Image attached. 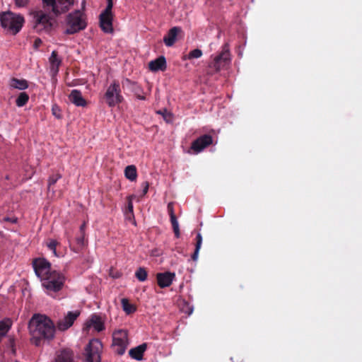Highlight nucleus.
<instances>
[{
	"label": "nucleus",
	"mask_w": 362,
	"mask_h": 362,
	"mask_svg": "<svg viewBox=\"0 0 362 362\" xmlns=\"http://www.w3.org/2000/svg\"><path fill=\"white\" fill-rule=\"evenodd\" d=\"M33 266L47 294L53 296L63 288L66 281L65 276L59 272L52 270L49 261L45 258L35 259Z\"/></svg>",
	"instance_id": "1"
},
{
	"label": "nucleus",
	"mask_w": 362,
	"mask_h": 362,
	"mask_svg": "<svg viewBox=\"0 0 362 362\" xmlns=\"http://www.w3.org/2000/svg\"><path fill=\"white\" fill-rule=\"evenodd\" d=\"M28 328L31 336L30 341L37 346L43 340L54 338L56 327L53 322L46 315L35 314L29 321Z\"/></svg>",
	"instance_id": "2"
},
{
	"label": "nucleus",
	"mask_w": 362,
	"mask_h": 362,
	"mask_svg": "<svg viewBox=\"0 0 362 362\" xmlns=\"http://www.w3.org/2000/svg\"><path fill=\"white\" fill-rule=\"evenodd\" d=\"M30 15L33 17L32 27L36 33H49L53 29L55 21L49 14L46 13L44 11L38 10L32 11Z\"/></svg>",
	"instance_id": "3"
},
{
	"label": "nucleus",
	"mask_w": 362,
	"mask_h": 362,
	"mask_svg": "<svg viewBox=\"0 0 362 362\" xmlns=\"http://www.w3.org/2000/svg\"><path fill=\"white\" fill-rule=\"evenodd\" d=\"M24 18L11 11L1 12L0 13L1 25L13 35L20 32L24 23Z\"/></svg>",
	"instance_id": "4"
},
{
	"label": "nucleus",
	"mask_w": 362,
	"mask_h": 362,
	"mask_svg": "<svg viewBox=\"0 0 362 362\" xmlns=\"http://www.w3.org/2000/svg\"><path fill=\"white\" fill-rule=\"evenodd\" d=\"M67 28L65 34L73 35L84 30L87 26L85 15L80 11L76 10L70 13L66 18Z\"/></svg>",
	"instance_id": "5"
},
{
	"label": "nucleus",
	"mask_w": 362,
	"mask_h": 362,
	"mask_svg": "<svg viewBox=\"0 0 362 362\" xmlns=\"http://www.w3.org/2000/svg\"><path fill=\"white\" fill-rule=\"evenodd\" d=\"M43 8L54 17L67 12L74 0H42Z\"/></svg>",
	"instance_id": "6"
},
{
	"label": "nucleus",
	"mask_w": 362,
	"mask_h": 362,
	"mask_svg": "<svg viewBox=\"0 0 362 362\" xmlns=\"http://www.w3.org/2000/svg\"><path fill=\"white\" fill-rule=\"evenodd\" d=\"M103 347V344L98 339L90 340L84 350V362H100Z\"/></svg>",
	"instance_id": "7"
},
{
	"label": "nucleus",
	"mask_w": 362,
	"mask_h": 362,
	"mask_svg": "<svg viewBox=\"0 0 362 362\" xmlns=\"http://www.w3.org/2000/svg\"><path fill=\"white\" fill-rule=\"evenodd\" d=\"M103 98L110 107H115L123 101L124 98L122 95L120 86L117 81H114L108 86Z\"/></svg>",
	"instance_id": "8"
},
{
	"label": "nucleus",
	"mask_w": 362,
	"mask_h": 362,
	"mask_svg": "<svg viewBox=\"0 0 362 362\" xmlns=\"http://www.w3.org/2000/svg\"><path fill=\"white\" fill-rule=\"evenodd\" d=\"M129 344L127 331L124 329L116 330L112 334V346L119 355H123Z\"/></svg>",
	"instance_id": "9"
},
{
	"label": "nucleus",
	"mask_w": 362,
	"mask_h": 362,
	"mask_svg": "<svg viewBox=\"0 0 362 362\" xmlns=\"http://www.w3.org/2000/svg\"><path fill=\"white\" fill-rule=\"evenodd\" d=\"M230 52L228 44L223 46L222 52L216 56L214 60L209 64V67L214 69V71L218 72L223 67L230 62Z\"/></svg>",
	"instance_id": "10"
},
{
	"label": "nucleus",
	"mask_w": 362,
	"mask_h": 362,
	"mask_svg": "<svg viewBox=\"0 0 362 362\" xmlns=\"http://www.w3.org/2000/svg\"><path fill=\"white\" fill-rule=\"evenodd\" d=\"M213 144V138L209 134H204L198 137L191 144V149L195 153H199L205 148Z\"/></svg>",
	"instance_id": "11"
},
{
	"label": "nucleus",
	"mask_w": 362,
	"mask_h": 362,
	"mask_svg": "<svg viewBox=\"0 0 362 362\" xmlns=\"http://www.w3.org/2000/svg\"><path fill=\"white\" fill-rule=\"evenodd\" d=\"M113 15L112 11L106 12L104 10L100 15V25L102 30L106 33L113 32L112 27Z\"/></svg>",
	"instance_id": "12"
},
{
	"label": "nucleus",
	"mask_w": 362,
	"mask_h": 362,
	"mask_svg": "<svg viewBox=\"0 0 362 362\" xmlns=\"http://www.w3.org/2000/svg\"><path fill=\"white\" fill-rule=\"evenodd\" d=\"M78 311H69L67 315L57 322V328L61 331H65L72 326L74 321L79 316Z\"/></svg>",
	"instance_id": "13"
},
{
	"label": "nucleus",
	"mask_w": 362,
	"mask_h": 362,
	"mask_svg": "<svg viewBox=\"0 0 362 362\" xmlns=\"http://www.w3.org/2000/svg\"><path fill=\"white\" fill-rule=\"evenodd\" d=\"M78 311H69L67 315L57 322V328L61 331H65L72 326L74 321L79 316Z\"/></svg>",
	"instance_id": "14"
},
{
	"label": "nucleus",
	"mask_w": 362,
	"mask_h": 362,
	"mask_svg": "<svg viewBox=\"0 0 362 362\" xmlns=\"http://www.w3.org/2000/svg\"><path fill=\"white\" fill-rule=\"evenodd\" d=\"M175 278V274L170 272H160L156 274L158 285L161 288L170 286Z\"/></svg>",
	"instance_id": "15"
},
{
	"label": "nucleus",
	"mask_w": 362,
	"mask_h": 362,
	"mask_svg": "<svg viewBox=\"0 0 362 362\" xmlns=\"http://www.w3.org/2000/svg\"><path fill=\"white\" fill-rule=\"evenodd\" d=\"M54 362H76L74 351L70 349H62L56 352Z\"/></svg>",
	"instance_id": "16"
},
{
	"label": "nucleus",
	"mask_w": 362,
	"mask_h": 362,
	"mask_svg": "<svg viewBox=\"0 0 362 362\" xmlns=\"http://www.w3.org/2000/svg\"><path fill=\"white\" fill-rule=\"evenodd\" d=\"M93 327L97 332H101L105 329L104 322L100 316L92 315L90 319L86 322L84 330L88 331L89 328Z\"/></svg>",
	"instance_id": "17"
},
{
	"label": "nucleus",
	"mask_w": 362,
	"mask_h": 362,
	"mask_svg": "<svg viewBox=\"0 0 362 362\" xmlns=\"http://www.w3.org/2000/svg\"><path fill=\"white\" fill-rule=\"evenodd\" d=\"M182 32L180 27H173L169 30L163 37V42L167 47H172L177 40V35Z\"/></svg>",
	"instance_id": "18"
},
{
	"label": "nucleus",
	"mask_w": 362,
	"mask_h": 362,
	"mask_svg": "<svg viewBox=\"0 0 362 362\" xmlns=\"http://www.w3.org/2000/svg\"><path fill=\"white\" fill-rule=\"evenodd\" d=\"M69 100L78 107H85L87 105L86 100L83 98L80 90H72L69 95Z\"/></svg>",
	"instance_id": "19"
},
{
	"label": "nucleus",
	"mask_w": 362,
	"mask_h": 362,
	"mask_svg": "<svg viewBox=\"0 0 362 362\" xmlns=\"http://www.w3.org/2000/svg\"><path fill=\"white\" fill-rule=\"evenodd\" d=\"M148 68L152 71H165L166 69V60L165 57L160 56L155 60L151 61Z\"/></svg>",
	"instance_id": "20"
},
{
	"label": "nucleus",
	"mask_w": 362,
	"mask_h": 362,
	"mask_svg": "<svg viewBox=\"0 0 362 362\" xmlns=\"http://www.w3.org/2000/svg\"><path fill=\"white\" fill-rule=\"evenodd\" d=\"M147 349V344L144 343L139 346L132 348L129 350V356L137 361H140L143 358L144 353Z\"/></svg>",
	"instance_id": "21"
},
{
	"label": "nucleus",
	"mask_w": 362,
	"mask_h": 362,
	"mask_svg": "<svg viewBox=\"0 0 362 362\" xmlns=\"http://www.w3.org/2000/svg\"><path fill=\"white\" fill-rule=\"evenodd\" d=\"M9 85L11 88L19 90H25L28 87V83L26 80L18 79L16 78H13L11 79Z\"/></svg>",
	"instance_id": "22"
},
{
	"label": "nucleus",
	"mask_w": 362,
	"mask_h": 362,
	"mask_svg": "<svg viewBox=\"0 0 362 362\" xmlns=\"http://www.w3.org/2000/svg\"><path fill=\"white\" fill-rule=\"evenodd\" d=\"M126 82L132 85V90L138 99L142 100H146V97L144 95V90L139 85L136 83L132 82L129 79H126Z\"/></svg>",
	"instance_id": "23"
},
{
	"label": "nucleus",
	"mask_w": 362,
	"mask_h": 362,
	"mask_svg": "<svg viewBox=\"0 0 362 362\" xmlns=\"http://www.w3.org/2000/svg\"><path fill=\"white\" fill-rule=\"evenodd\" d=\"M124 175L130 181H135L137 177L136 166L134 165L127 166L124 170Z\"/></svg>",
	"instance_id": "24"
},
{
	"label": "nucleus",
	"mask_w": 362,
	"mask_h": 362,
	"mask_svg": "<svg viewBox=\"0 0 362 362\" xmlns=\"http://www.w3.org/2000/svg\"><path fill=\"white\" fill-rule=\"evenodd\" d=\"M49 62L51 64L52 69L54 70L55 73H57L62 61L60 59H59L57 51H53L52 52L51 57L49 58Z\"/></svg>",
	"instance_id": "25"
},
{
	"label": "nucleus",
	"mask_w": 362,
	"mask_h": 362,
	"mask_svg": "<svg viewBox=\"0 0 362 362\" xmlns=\"http://www.w3.org/2000/svg\"><path fill=\"white\" fill-rule=\"evenodd\" d=\"M122 307L123 310L127 314L130 315L136 310V308L133 304L130 303L127 298H122L121 300Z\"/></svg>",
	"instance_id": "26"
},
{
	"label": "nucleus",
	"mask_w": 362,
	"mask_h": 362,
	"mask_svg": "<svg viewBox=\"0 0 362 362\" xmlns=\"http://www.w3.org/2000/svg\"><path fill=\"white\" fill-rule=\"evenodd\" d=\"M11 325L12 321L8 318L0 321V334L4 337L11 329Z\"/></svg>",
	"instance_id": "27"
},
{
	"label": "nucleus",
	"mask_w": 362,
	"mask_h": 362,
	"mask_svg": "<svg viewBox=\"0 0 362 362\" xmlns=\"http://www.w3.org/2000/svg\"><path fill=\"white\" fill-rule=\"evenodd\" d=\"M202 243V236L201 233H198L196 237V246L194 253L192 255V259L194 261H197L199 255V252L201 248Z\"/></svg>",
	"instance_id": "28"
},
{
	"label": "nucleus",
	"mask_w": 362,
	"mask_h": 362,
	"mask_svg": "<svg viewBox=\"0 0 362 362\" xmlns=\"http://www.w3.org/2000/svg\"><path fill=\"white\" fill-rule=\"evenodd\" d=\"M29 100V95L25 92H21L16 100V104L18 107H23Z\"/></svg>",
	"instance_id": "29"
},
{
	"label": "nucleus",
	"mask_w": 362,
	"mask_h": 362,
	"mask_svg": "<svg viewBox=\"0 0 362 362\" xmlns=\"http://www.w3.org/2000/svg\"><path fill=\"white\" fill-rule=\"evenodd\" d=\"M147 276V271L144 267H139L135 272V276L139 281H146Z\"/></svg>",
	"instance_id": "30"
},
{
	"label": "nucleus",
	"mask_w": 362,
	"mask_h": 362,
	"mask_svg": "<svg viewBox=\"0 0 362 362\" xmlns=\"http://www.w3.org/2000/svg\"><path fill=\"white\" fill-rule=\"evenodd\" d=\"M203 53L200 49H194L189 52V54L184 57V59H198L202 56Z\"/></svg>",
	"instance_id": "31"
},
{
	"label": "nucleus",
	"mask_w": 362,
	"mask_h": 362,
	"mask_svg": "<svg viewBox=\"0 0 362 362\" xmlns=\"http://www.w3.org/2000/svg\"><path fill=\"white\" fill-rule=\"evenodd\" d=\"M170 222L173 226V229L175 233V235L176 238L180 237V228H179V224L177 220V218L175 216H172V218H170Z\"/></svg>",
	"instance_id": "32"
},
{
	"label": "nucleus",
	"mask_w": 362,
	"mask_h": 362,
	"mask_svg": "<svg viewBox=\"0 0 362 362\" xmlns=\"http://www.w3.org/2000/svg\"><path fill=\"white\" fill-rule=\"evenodd\" d=\"M157 114L161 115L163 117V119L167 122H170L172 121L173 115L170 112H168L167 110H160L156 112Z\"/></svg>",
	"instance_id": "33"
},
{
	"label": "nucleus",
	"mask_w": 362,
	"mask_h": 362,
	"mask_svg": "<svg viewBox=\"0 0 362 362\" xmlns=\"http://www.w3.org/2000/svg\"><path fill=\"white\" fill-rule=\"evenodd\" d=\"M62 177V175L59 173H57L49 176L48 180V188L50 189L52 185H54L58 180Z\"/></svg>",
	"instance_id": "34"
},
{
	"label": "nucleus",
	"mask_w": 362,
	"mask_h": 362,
	"mask_svg": "<svg viewBox=\"0 0 362 362\" xmlns=\"http://www.w3.org/2000/svg\"><path fill=\"white\" fill-rule=\"evenodd\" d=\"M133 203L131 199V197L128 198L127 206L126 209V215L127 216H133Z\"/></svg>",
	"instance_id": "35"
},
{
	"label": "nucleus",
	"mask_w": 362,
	"mask_h": 362,
	"mask_svg": "<svg viewBox=\"0 0 362 362\" xmlns=\"http://www.w3.org/2000/svg\"><path fill=\"white\" fill-rule=\"evenodd\" d=\"M52 112L53 115H54L57 119H60L62 117L61 110L58 105H54L52 107Z\"/></svg>",
	"instance_id": "36"
},
{
	"label": "nucleus",
	"mask_w": 362,
	"mask_h": 362,
	"mask_svg": "<svg viewBox=\"0 0 362 362\" xmlns=\"http://www.w3.org/2000/svg\"><path fill=\"white\" fill-rule=\"evenodd\" d=\"M57 245H58V242L54 240H50L49 243L47 244V247H49V249L50 250H52L53 252L54 255H57L56 248H57Z\"/></svg>",
	"instance_id": "37"
},
{
	"label": "nucleus",
	"mask_w": 362,
	"mask_h": 362,
	"mask_svg": "<svg viewBox=\"0 0 362 362\" xmlns=\"http://www.w3.org/2000/svg\"><path fill=\"white\" fill-rule=\"evenodd\" d=\"M29 0H15L16 6L18 7L26 6Z\"/></svg>",
	"instance_id": "38"
},
{
	"label": "nucleus",
	"mask_w": 362,
	"mask_h": 362,
	"mask_svg": "<svg viewBox=\"0 0 362 362\" xmlns=\"http://www.w3.org/2000/svg\"><path fill=\"white\" fill-rule=\"evenodd\" d=\"M76 242H77V244L79 247H83L84 245H85V240H84V236H83V234L82 233L80 237H78L76 238Z\"/></svg>",
	"instance_id": "39"
},
{
	"label": "nucleus",
	"mask_w": 362,
	"mask_h": 362,
	"mask_svg": "<svg viewBox=\"0 0 362 362\" xmlns=\"http://www.w3.org/2000/svg\"><path fill=\"white\" fill-rule=\"evenodd\" d=\"M142 187H143V192H142L141 196H144L148 192V188H149V183H148V182H144L142 183Z\"/></svg>",
	"instance_id": "40"
},
{
	"label": "nucleus",
	"mask_w": 362,
	"mask_h": 362,
	"mask_svg": "<svg viewBox=\"0 0 362 362\" xmlns=\"http://www.w3.org/2000/svg\"><path fill=\"white\" fill-rule=\"evenodd\" d=\"M106 1H107V6L105 10H106V12L112 11V6H113V1L112 0H106Z\"/></svg>",
	"instance_id": "41"
},
{
	"label": "nucleus",
	"mask_w": 362,
	"mask_h": 362,
	"mask_svg": "<svg viewBox=\"0 0 362 362\" xmlns=\"http://www.w3.org/2000/svg\"><path fill=\"white\" fill-rule=\"evenodd\" d=\"M168 213L170 214V218H172V216H175V214H174V211H173V204L172 203H169L168 204Z\"/></svg>",
	"instance_id": "42"
},
{
	"label": "nucleus",
	"mask_w": 362,
	"mask_h": 362,
	"mask_svg": "<svg viewBox=\"0 0 362 362\" xmlns=\"http://www.w3.org/2000/svg\"><path fill=\"white\" fill-rule=\"evenodd\" d=\"M42 44V40L40 38H37L35 40L34 45L35 47H38Z\"/></svg>",
	"instance_id": "43"
},
{
	"label": "nucleus",
	"mask_w": 362,
	"mask_h": 362,
	"mask_svg": "<svg viewBox=\"0 0 362 362\" xmlns=\"http://www.w3.org/2000/svg\"><path fill=\"white\" fill-rule=\"evenodd\" d=\"M4 220L6 221H9L11 223H16L17 222L16 218H5Z\"/></svg>",
	"instance_id": "44"
},
{
	"label": "nucleus",
	"mask_w": 362,
	"mask_h": 362,
	"mask_svg": "<svg viewBox=\"0 0 362 362\" xmlns=\"http://www.w3.org/2000/svg\"><path fill=\"white\" fill-rule=\"evenodd\" d=\"M14 339H10V345L13 348L14 346Z\"/></svg>",
	"instance_id": "45"
},
{
	"label": "nucleus",
	"mask_w": 362,
	"mask_h": 362,
	"mask_svg": "<svg viewBox=\"0 0 362 362\" xmlns=\"http://www.w3.org/2000/svg\"><path fill=\"white\" fill-rule=\"evenodd\" d=\"M84 228V224L81 226V230L82 231Z\"/></svg>",
	"instance_id": "46"
},
{
	"label": "nucleus",
	"mask_w": 362,
	"mask_h": 362,
	"mask_svg": "<svg viewBox=\"0 0 362 362\" xmlns=\"http://www.w3.org/2000/svg\"><path fill=\"white\" fill-rule=\"evenodd\" d=\"M3 337H4V336L0 334V342L1 341V339H2Z\"/></svg>",
	"instance_id": "47"
}]
</instances>
